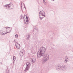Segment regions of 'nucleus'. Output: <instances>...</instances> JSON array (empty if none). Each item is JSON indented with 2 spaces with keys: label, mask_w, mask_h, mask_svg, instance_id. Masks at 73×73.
<instances>
[{
  "label": "nucleus",
  "mask_w": 73,
  "mask_h": 73,
  "mask_svg": "<svg viewBox=\"0 0 73 73\" xmlns=\"http://www.w3.org/2000/svg\"><path fill=\"white\" fill-rule=\"evenodd\" d=\"M8 28H11V30L9 32H7L6 33H4V32L3 31H0V33L2 35H5V34H7V33H9V32H11V30H12V28H10L9 27H8Z\"/></svg>",
  "instance_id": "6"
},
{
  "label": "nucleus",
  "mask_w": 73,
  "mask_h": 73,
  "mask_svg": "<svg viewBox=\"0 0 73 73\" xmlns=\"http://www.w3.org/2000/svg\"><path fill=\"white\" fill-rule=\"evenodd\" d=\"M1 64H2V62H1Z\"/></svg>",
  "instance_id": "22"
},
{
  "label": "nucleus",
  "mask_w": 73,
  "mask_h": 73,
  "mask_svg": "<svg viewBox=\"0 0 73 73\" xmlns=\"http://www.w3.org/2000/svg\"><path fill=\"white\" fill-rule=\"evenodd\" d=\"M67 61H68L67 60H65L64 61V62H65V63H67Z\"/></svg>",
  "instance_id": "18"
},
{
  "label": "nucleus",
  "mask_w": 73,
  "mask_h": 73,
  "mask_svg": "<svg viewBox=\"0 0 73 73\" xmlns=\"http://www.w3.org/2000/svg\"><path fill=\"white\" fill-rule=\"evenodd\" d=\"M9 73V70L8 69H7L5 70V73Z\"/></svg>",
  "instance_id": "12"
},
{
  "label": "nucleus",
  "mask_w": 73,
  "mask_h": 73,
  "mask_svg": "<svg viewBox=\"0 0 73 73\" xmlns=\"http://www.w3.org/2000/svg\"><path fill=\"white\" fill-rule=\"evenodd\" d=\"M53 1H54V0H53Z\"/></svg>",
  "instance_id": "24"
},
{
  "label": "nucleus",
  "mask_w": 73,
  "mask_h": 73,
  "mask_svg": "<svg viewBox=\"0 0 73 73\" xmlns=\"http://www.w3.org/2000/svg\"><path fill=\"white\" fill-rule=\"evenodd\" d=\"M15 45L16 48H17L18 49H19L20 48V44L17 43Z\"/></svg>",
  "instance_id": "7"
},
{
  "label": "nucleus",
  "mask_w": 73,
  "mask_h": 73,
  "mask_svg": "<svg viewBox=\"0 0 73 73\" xmlns=\"http://www.w3.org/2000/svg\"><path fill=\"white\" fill-rule=\"evenodd\" d=\"M17 37H18V35H17V34H16L15 35V37L16 38Z\"/></svg>",
  "instance_id": "17"
},
{
  "label": "nucleus",
  "mask_w": 73,
  "mask_h": 73,
  "mask_svg": "<svg viewBox=\"0 0 73 73\" xmlns=\"http://www.w3.org/2000/svg\"><path fill=\"white\" fill-rule=\"evenodd\" d=\"M20 56H21V57L23 56L24 53H23V52H22V50L21 51V52L20 53Z\"/></svg>",
  "instance_id": "8"
},
{
  "label": "nucleus",
  "mask_w": 73,
  "mask_h": 73,
  "mask_svg": "<svg viewBox=\"0 0 73 73\" xmlns=\"http://www.w3.org/2000/svg\"><path fill=\"white\" fill-rule=\"evenodd\" d=\"M43 1H45L44 0H43Z\"/></svg>",
  "instance_id": "23"
},
{
  "label": "nucleus",
  "mask_w": 73,
  "mask_h": 73,
  "mask_svg": "<svg viewBox=\"0 0 73 73\" xmlns=\"http://www.w3.org/2000/svg\"><path fill=\"white\" fill-rule=\"evenodd\" d=\"M55 69H60L62 71H64L65 70L66 68V66L65 65H63L62 67L60 66V65H58L56 66L55 67Z\"/></svg>",
  "instance_id": "2"
},
{
  "label": "nucleus",
  "mask_w": 73,
  "mask_h": 73,
  "mask_svg": "<svg viewBox=\"0 0 73 73\" xmlns=\"http://www.w3.org/2000/svg\"><path fill=\"white\" fill-rule=\"evenodd\" d=\"M31 61H32L33 63H34L36 61V59H34V58H31Z\"/></svg>",
  "instance_id": "9"
},
{
  "label": "nucleus",
  "mask_w": 73,
  "mask_h": 73,
  "mask_svg": "<svg viewBox=\"0 0 73 73\" xmlns=\"http://www.w3.org/2000/svg\"><path fill=\"white\" fill-rule=\"evenodd\" d=\"M26 22H27V23H26L25 24H27H27H28V22L29 21V20H28V19H27L26 20Z\"/></svg>",
  "instance_id": "14"
},
{
  "label": "nucleus",
  "mask_w": 73,
  "mask_h": 73,
  "mask_svg": "<svg viewBox=\"0 0 73 73\" xmlns=\"http://www.w3.org/2000/svg\"><path fill=\"white\" fill-rule=\"evenodd\" d=\"M36 31H37V30H38V29H37V26H35L34 27V30L36 31Z\"/></svg>",
  "instance_id": "10"
},
{
  "label": "nucleus",
  "mask_w": 73,
  "mask_h": 73,
  "mask_svg": "<svg viewBox=\"0 0 73 73\" xmlns=\"http://www.w3.org/2000/svg\"><path fill=\"white\" fill-rule=\"evenodd\" d=\"M29 38H30V35H29L28 37L27 38V40H29Z\"/></svg>",
  "instance_id": "15"
},
{
  "label": "nucleus",
  "mask_w": 73,
  "mask_h": 73,
  "mask_svg": "<svg viewBox=\"0 0 73 73\" xmlns=\"http://www.w3.org/2000/svg\"><path fill=\"white\" fill-rule=\"evenodd\" d=\"M39 17L40 19V20H41L44 17H45V12L43 10L41 11L40 12H39Z\"/></svg>",
  "instance_id": "3"
},
{
  "label": "nucleus",
  "mask_w": 73,
  "mask_h": 73,
  "mask_svg": "<svg viewBox=\"0 0 73 73\" xmlns=\"http://www.w3.org/2000/svg\"><path fill=\"white\" fill-rule=\"evenodd\" d=\"M65 60L66 61H68V58H65Z\"/></svg>",
  "instance_id": "16"
},
{
  "label": "nucleus",
  "mask_w": 73,
  "mask_h": 73,
  "mask_svg": "<svg viewBox=\"0 0 73 73\" xmlns=\"http://www.w3.org/2000/svg\"><path fill=\"white\" fill-rule=\"evenodd\" d=\"M13 60H14L13 62L14 63V61L16 60V57L15 56H14L13 57Z\"/></svg>",
  "instance_id": "13"
},
{
  "label": "nucleus",
  "mask_w": 73,
  "mask_h": 73,
  "mask_svg": "<svg viewBox=\"0 0 73 73\" xmlns=\"http://www.w3.org/2000/svg\"><path fill=\"white\" fill-rule=\"evenodd\" d=\"M21 19H23V15H21Z\"/></svg>",
  "instance_id": "20"
},
{
  "label": "nucleus",
  "mask_w": 73,
  "mask_h": 73,
  "mask_svg": "<svg viewBox=\"0 0 73 73\" xmlns=\"http://www.w3.org/2000/svg\"><path fill=\"white\" fill-rule=\"evenodd\" d=\"M46 51V48L44 47H42L38 52L37 57L38 58H40L41 57H43V58L40 61L41 64H44L49 58V56L48 54H45V52Z\"/></svg>",
  "instance_id": "1"
},
{
  "label": "nucleus",
  "mask_w": 73,
  "mask_h": 73,
  "mask_svg": "<svg viewBox=\"0 0 73 73\" xmlns=\"http://www.w3.org/2000/svg\"><path fill=\"white\" fill-rule=\"evenodd\" d=\"M14 41H15V42H17V40H14Z\"/></svg>",
  "instance_id": "19"
},
{
  "label": "nucleus",
  "mask_w": 73,
  "mask_h": 73,
  "mask_svg": "<svg viewBox=\"0 0 73 73\" xmlns=\"http://www.w3.org/2000/svg\"><path fill=\"white\" fill-rule=\"evenodd\" d=\"M36 31H37V30H38V29H37V26H35L34 27V30L36 31Z\"/></svg>",
  "instance_id": "11"
},
{
  "label": "nucleus",
  "mask_w": 73,
  "mask_h": 73,
  "mask_svg": "<svg viewBox=\"0 0 73 73\" xmlns=\"http://www.w3.org/2000/svg\"><path fill=\"white\" fill-rule=\"evenodd\" d=\"M5 7L9 9H13V4L10 3L7 5H6L4 6Z\"/></svg>",
  "instance_id": "4"
},
{
  "label": "nucleus",
  "mask_w": 73,
  "mask_h": 73,
  "mask_svg": "<svg viewBox=\"0 0 73 73\" xmlns=\"http://www.w3.org/2000/svg\"><path fill=\"white\" fill-rule=\"evenodd\" d=\"M26 19H28V18L27 17V16H26Z\"/></svg>",
  "instance_id": "21"
},
{
  "label": "nucleus",
  "mask_w": 73,
  "mask_h": 73,
  "mask_svg": "<svg viewBox=\"0 0 73 73\" xmlns=\"http://www.w3.org/2000/svg\"><path fill=\"white\" fill-rule=\"evenodd\" d=\"M27 66L26 67L25 69L24 70V71L27 72L28 70H29L30 67H31V63L29 62H27L26 63Z\"/></svg>",
  "instance_id": "5"
}]
</instances>
